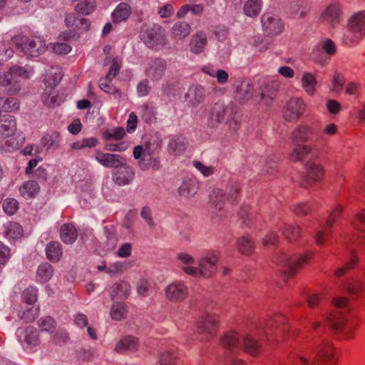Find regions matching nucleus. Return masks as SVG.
<instances>
[{
    "label": "nucleus",
    "mask_w": 365,
    "mask_h": 365,
    "mask_svg": "<svg viewBox=\"0 0 365 365\" xmlns=\"http://www.w3.org/2000/svg\"><path fill=\"white\" fill-rule=\"evenodd\" d=\"M131 13V7L126 3L119 4L112 13L114 23H120L126 21Z\"/></svg>",
    "instance_id": "nucleus-39"
},
{
    "label": "nucleus",
    "mask_w": 365,
    "mask_h": 365,
    "mask_svg": "<svg viewBox=\"0 0 365 365\" xmlns=\"http://www.w3.org/2000/svg\"><path fill=\"white\" fill-rule=\"evenodd\" d=\"M241 341L242 335L235 330L225 332L220 339L222 346L230 351L240 349Z\"/></svg>",
    "instance_id": "nucleus-24"
},
{
    "label": "nucleus",
    "mask_w": 365,
    "mask_h": 365,
    "mask_svg": "<svg viewBox=\"0 0 365 365\" xmlns=\"http://www.w3.org/2000/svg\"><path fill=\"white\" fill-rule=\"evenodd\" d=\"M4 233L8 238L18 239L23 235V229L19 223L9 222L4 225Z\"/></svg>",
    "instance_id": "nucleus-43"
},
{
    "label": "nucleus",
    "mask_w": 365,
    "mask_h": 365,
    "mask_svg": "<svg viewBox=\"0 0 365 365\" xmlns=\"http://www.w3.org/2000/svg\"><path fill=\"white\" fill-rule=\"evenodd\" d=\"M343 208L340 205H338L334 210L330 213L327 220V227L322 228L315 235V240L318 245H322L328 235L327 227H331L334 225V222L341 216Z\"/></svg>",
    "instance_id": "nucleus-21"
},
{
    "label": "nucleus",
    "mask_w": 365,
    "mask_h": 365,
    "mask_svg": "<svg viewBox=\"0 0 365 365\" xmlns=\"http://www.w3.org/2000/svg\"><path fill=\"white\" fill-rule=\"evenodd\" d=\"M40 187L37 182L29 180L25 182L19 188L20 193L24 198H31L38 193Z\"/></svg>",
    "instance_id": "nucleus-41"
},
{
    "label": "nucleus",
    "mask_w": 365,
    "mask_h": 365,
    "mask_svg": "<svg viewBox=\"0 0 365 365\" xmlns=\"http://www.w3.org/2000/svg\"><path fill=\"white\" fill-rule=\"evenodd\" d=\"M271 45L272 42L265 40L262 36H257L254 38L253 46L261 52L268 50Z\"/></svg>",
    "instance_id": "nucleus-64"
},
{
    "label": "nucleus",
    "mask_w": 365,
    "mask_h": 365,
    "mask_svg": "<svg viewBox=\"0 0 365 365\" xmlns=\"http://www.w3.org/2000/svg\"><path fill=\"white\" fill-rule=\"evenodd\" d=\"M186 146V142L185 138L182 136L176 137L170 140L168 150L170 154L177 155L182 153Z\"/></svg>",
    "instance_id": "nucleus-44"
},
{
    "label": "nucleus",
    "mask_w": 365,
    "mask_h": 365,
    "mask_svg": "<svg viewBox=\"0 0 365 365\" xmlns=\"http://www.w3.org/2000/svg\"><path fill=\"white\" fill-rule=\"evenodd\" d=\"M60 238L66 245H72L78 237V231L71 223L62 225L59 230Z\"/></svg>",
    "instance_id": "nucleus-31"
},
{
    "label": "nucleus",
    "mask_w": 365,
    "mask_h": 365,
    "mask_svg": "<svg viewBox=\"0 0 365 365\" xmlns=\"http://www.w3.org/2000/svg\"><path fill=\"white\" fill-rule=\"evenodd\" d=\"M139 342L138 338L133 336L123 337L115 345V351L118 354L133 352L138 349Z\"/></svg>",
    "instance_id": "nucleus-25"
},
{
    "label": "nucleus",
    "mask_w": 365,
    "mask_h": 365,
    "mask_svg": "<svg viewBox=\"0 0 365 365\" xmlns=\"http://www.w3.org/2000/svg\"><path fill=\"white\" fill-rule=\"evenodd\" d=\"M96 9V2L95 0H84L78 3L75 10L81 14L89 15Z\"/></svg>",
    "instance_id": "nucleus-49"
},
{
    "label": "nucleus",
    "mask_w": 365,
    "mask_h": 365,
    "mask_svg": "<svg viewBox=\"0 0 365 365\" xmlns=\"http://www.w3.org/2000/svg\"><path fill=\"white\" fill-rule=\"evenodd\" d=\"M53 274V269L48 262L41 264L37 270V276L42 282H48Z\"/></svg>",
    "instance_id": "nucleus-50"
},
{
    "label": "nucleus",
    "mask_w": 365,
    "mask_h": 365,
    "mask_svg": "<svg viewBox=\"0 0 365 365\" xmlns=\"http://www.w3.org/2000/svg\"><path fill=\"white\" fill-rule=\"evenodd\" d=\"M62 75L60 72L50 71L43 79V82L46 86L51 88L49 91H46L42 96L43 103L49 107L58 106L61 101L58 100V95L55 91L53 90L61 80Z\"/></svg>",
    "instance_id": "nucleus-10"
},
{
    "label": "nucleus",
    "mask_w": 365,
    "mask_h": 365,
    "mask_svg": "<svg viewBox=\"0 0 365 365\" xmlns=\"http://www.w3.org/2000/svg\"><path fill=\"white\" fill-rule=\"evenodd\" d=\"M188 294L187 287L182 282L176 281L166 287L165 295L171 302H182Z\"/></svg>",
    "instance_id": "nucleus-18"
},
{
    "label": "nucleus",
    "mask_w": 365,
    "mask_h": 365,
    "mask_svg": "<svg viewBox=\"0 0 365 365\" xmlns=\"http://www.w3.org/2000/svg\"><path fill=\"white\" fill-rule=\"evenodd\" d=\"M333 304L336 309L327 317V324L334 331L341 332L344 338L352 339L358 327L357 316H346V312L350 311V306L346 297H336L333 299Z\"/></svg>",
    "instance_id": "nucleus-1"
},
{
    "label": "nucleus",
    "mask_w": 365,
    "mask_h": 365,
    "mask_svg": "<svg viewBox=\"0 0 365 365\" xmlns=\"http://www.w3.org/2000/svg\"><path fill=\"white\" fill-rule=\"evenodd\" d=\"M317 81L316 75L310 72H304L301 79L302 88L310 96L315 94Z\"/></svg>",
    "instance_id": "nucleus-33"
},
{
    "label": "nucleus",
    "mask_w": 365,
    "mask_h": 365,
    "mask_svg": "<svg viewBox=\"0 0 365 365\" xmlns=\"http://www.w3.org/2000/svg\"><path fill=\"white\" fill-rule=\"evenodd\" d=\"M225 195L220 189H215L210 194V203L215 209L221 211L225 205Z\"/></svg>",
    "instance_id": "nucleus-45"
},
{
    "label": "nucleus",
    "mask_w": 365,
    "mask_h": 365,
    "mask_svg": "<svg viewBox=\"0 0 365 365\" xmlns=\"http://www.w3.org/2000/svg\"><path fill=\"white\" fill-rule=\"evenodd\" d=\"M227 108L224 103L217 102L207 113V125L214 128L218 127L225 120Z\"/></svg>",
    "instance_id": "nucleus-17"
},
{
    "label": "nucleus",
    "mask_w": 365,
    "mask_h": 365,
    "mask_svg": "<svg viewBox=\"0 0 365 365\" xmlns=\"http://www.w3.org/2000/svg\"><path fill=\"white\" fill-rule=\"evenodd\" d=\"M240 348L253 356H256L261 351L260 343L249 332H245L242 335Z\"/></svg>",
    "instance_id": "nucleus-23"
},
{
    "label": "nucleus",
    "mask_w": 365,
    "mask_h": 365,
    "mask_svg": "<svg viewBox=\"0 0 365 365\" xmlns=\"http://www.w3.org/2000/svg\"><path fill=\"white\" fill-rule=\"evenodd\" d=\"M113 79V78H108L107 76H106L104 78H101L99 81V86L101 90L108 93H118L119 96H120V93L119 91L111 83Z\"/></svg>",
    "instance_id": "nucleus-59"
},
{
    "label": "nucleus",
    "mask_w": 365,
    "mask_h": 365,
    "mask_svg": "<svg viewBox=\"0 0 365 365\" xmlns=\"http://www.w3.org/2000/svg\"><path fill=\"white\" fill-rule=\"evenodd\" d=\"M262 0H247L243 6V13L251 18L257 17L261 12Z\"/></svg>",
    "instance_id": "nucleus-37"
},
{
    "label": "nucleus",
    "mask_w": 365,
    "mask_h": 365,
    "mask_svg": "<svg viewBox=\"0 0 365 365\" xmlns=\"http://www.w3.org/2000/svg\"><path fill=\"white\" fill-rule=\"evenodd\" d=\"M178 353L175 351H165L161 354L158 364L159 365H173L176 363Z\"/></svg>",
    "instance_id": "nucleus-60"
},
{
    "label": "nucleus",
    "mask_w": 365,
    "mask_h": 365,
    "mask_svg": "<svg viewBox=\"0 0 365 365\" xmlns=\"http://www.w3.org/2000/svg\"><path fill=\"white\" fill-rule=\"evenodd\" d=\"M219 324L218 315L207 313L200 319L197 323V331L203 335V339L210 340L217 334Z\"/></svg>",
    "instance_id": "nucleus-12"
},
{
    "label": "nucleus",
    "mask_w": 365,
    "mask_h": 365,
    "mask_svg": "<svg viewBox=\"0 0 365 365\" xmlns=\"http://www.w3.org/2000/svg\"><path fill=\"white\" fill-rule=\"evenodd\" d=\"M262 29L265 36H277L282 33L284 25L281 18L272 13L265 12L261 18Z\"/></svg>",
    "instance_id": "nucleus-11"
},
{
    "label": "nucleus",
    "mask_w": 365,
    "mask_h": 365,
    "mask_svg": "<svg viewBox=\"0 0 365 365\" xmlns=\"http://www.w3.org/2000/svg\"><path fill=\"white\" fill-rule=\"evenodd\" d=\"M312 258V252L297 254L293 256H288L283 254L279 259V262L285 267L284 277L289 279L294 277L299 269L307 264Z\"/></svg>",
    "instance_id": "nucleus-7"
},
{
    "label": "nucleus",
    "mask_w": 365,
    "mask_h": 365,
    "mask_svg": "<svg viewBox=\"0 0 365 365\" xmlns=\"http://www.w3.org/2000/svg\"><path fill=\"white\" fill-rule=\"evenodd\" d=\"M38 324L42 331L52 333L55 331L56 324L55 320L51 317H41L38 321Z\"/></svg>",
    "instance_id": "nucleus-55"
},
{
    "label": "nucleus",
    "mask_w": 365,
    "mask_h": 365,
    "mask_svg": "<svg viewBox=\"0 0 365 365\" xmlns=\"http://www.w3.org/2000/svg\"><path fill=\"white\" fill-rule=\"evenodd\" d=\"M130 286L126 281L116 282L112 287L113 295L120 298H125L129 295Z\"/></svg>",
    "instance_id": "nucleus-47"
},
{
    "label": "nucleus",
    "mask_w": 365,
    "mask_h": 365,
    "mask_svg": "<svg viewBox=\"0 0 365 365\" xmlns=\"http://www.w3.org/2000/svg\"><path fill=\"white\" fill-rule=\"evenodd\" d=\"M312 147L309 145L305 143L295 144V147L290 153V158L294 162H302L312 153Z\"/></svg>",
    "instance_id": "nucleus-36"
},
{
    "label": "nucleus",
    "mask_w": 365,
    "mask_h": 365,
    "mask_svg": "<svg viewBox=\"0 0 365 365\" xmlns=\"http://www.w3.org/2000/svg\"><path fill=\"white\" fill-rule=\"evenodd\" d=\"M146 158H147L144 157L139 160V165L143 170H148L150 168L154 170H157L160 168V163L158 158L150 157L148 163H145V161L147 160Z\"/></svg>",
    "instance_id": "nucleus-61"
},
{
    "label": "nucleus",
    "mask_w": 365,
    "mask_h": 365,
    "mask_svg": "<svg viewBox=\"0 0 365 365\" xmlns=\"http://www.w3.org/2000/svg\"><path fill=\"white\" fill-rule=\"evenodd\" d=\"M335 348L330 341H324L318 345L314 362H323L335 359Z\"/></svg>",
    "instance_id": "nucleus-22"
},
{
    "label": "nucleus",
    "mask_w": 365,
    "mask_h": 365,
    "mask_svg": "<svg viewBox=\"0 0 365 365\" xmlns=\"http://www.w3.org/2000/svg\"><path fill=\"white\" fill-rule=\"evenodd\" d=\"M141 118L147 123L153 122L155 119V108L152 104L145 103L141 106Z\"/></svg>",
    "instance_id": "nucleus-52"
},
{
    "label": "nucleus",
    "mask_w": 365,
    "mask_h": 365,
    "mask_svg": "<svg viewBox=\"0 0 365 365\" xmlns=\"http://www.w3.org/2000/svg\"><path fill=\"white\" fill-rule=\"evenodd\" d=\"M242 186L239 182L230 181L227 185V200L232 202H235L240 195Z\"/></svg>",
    "instance_id": "nucleus-53"
},
{
    "label": "nucleus",
    "mask_w": 365,
    "mask_h": 365,
    "mask_svg": "<svg viewBox=\"0 0 365 365\" xmlns=\"http://www.w3.org/2000/svg\"><path fill=\"white\" fill-rule=\"evenodd\" d=\"M186 97L192 106H197L204 101L206 97V91L201 85H194L188 90Z\"/></svg>",
    "instance_id": "nucleus-28"
},
{
    "label": "nucleus",
    "mask_w": 365,
    "mask_h": 365,
    "mask_svg": "<svg viewBox=\"0 0 365 365\" xmlns=\"http://www.w3.org/2000/svg\"><path fill=\"white\" fill-rule=\"evenodd\" d=\"M320 130L319 122L302 123L297 126L291 133V139L294 144L306 143Z\"/></svg>",
    "instance_id": "nucleus-8"
},
{
    "label": "nucleus",
    "mask_w": 365,
    "mask_h": 365,
    "mask_svg": "<svg viewBox=\"0 0 365 365\" xmlns=\"http://www.w3.org/2000/svg\"><path fill=\"white\" fill-rule=\"evenodd\" d=\"M306 175L301 180V185L304 187H310L322 180L324 175V167L314 161L306 163Z\"/></svg>",
    "instance_id": "nucleus-15"
},
{
    "label": "nucleus",
    "mask_w": 365,
    "mask_h": 365,
    "mask_svg": "<svg viewBox=\"0 0 365 365\" xmlns=\"http://www.w3.org/2000/svg\"><path fill=\"white\" fill-rule=\"evenodd\" d=\"M286 322L287 319L283 314H274L268 319L260 323L259 330L256 331L255 334L260 336L261 332H262L267 341H272V336H274L279 342V338L288 330Z\"/></svg>",
    "instance_id": "nucleus-3"
},
{
    "label": "nucleus",
    "mask_w": 365,
    "mask_h": 365,
    "mask_svg": "<svg viewBox=\"0 0 365 365\" xmlns=\"http://www.w3.org/2000/svg\"><path fill=\"white\" fill-rule=\"evenodd\" d=\"M95 159L102 165L107 168H118L125 165V159L120 155L103 153L96 150Z\"/></svg>",
    "instance_id": "nucleus-19"
},
{
    "label": "nucleus",
    "mask_w": 365,
    "mask_h": 365,
    "mask_svg": "<svg viewBox=\"0 0 365 365\" xmlns=\"http://www.w3.org/2000/svg\"><path fill=\"white\" fill-rule=\"evenodd\" d=\"M307 105L301 98H292L284 106L282 113L283 119L289 123H295L302 117Z\"/></svg>",
    "instance_id": "nucleus-9"
},
{
    "label": "nucleus",
    "mask_w": 365,
    "mask_h": 365,
    "mask_svg": "<svg viewBox=\"0 0 365 365\" xmlns=\"http://www.w3.org/2000/svg\"><path fill=\"white\" fill-rule=\"evenodd\" d=\"M140 39L150 48L158 49L167 43L165 30L160 25L143 27L140 32Z\"/></svg>",
    "instance_id": "nucleus-6"
},
{
    "label": "nucleus",
    "mask_w": 365,
    "mask_h": 365,
    "mask_svg": "<svg viewBox=\"0 0 365 365\" xmlns=\"http://www.w3.org/2000/svg\"><path fill=\"white\" fill-rule=\"evenodd\" d=\"M2 100L0 99V106L2 111L14 112L19 110V102L17 98L14 97L7 98L1 104Z\"/></svg>",
    "instance_id": "nucleus-57"
},
{
    "label": "nucleus",
    "mask_w": 365,
    "mask_h": 365,
    "mask_svg": "<svg viewBox=\"0 0 365 365\" xmlns=\"http://www.w3.org/2000/svg\"><path fill=\"white\" fill-rule=\"evenodd\" d=\"M197 191V185L195 180H186L179 187V193L184 197H189L194 195Z\"/></svg>",
    "instance_id": "nucleus-46"
},
{
    "label": "nucleus",
    "mask_w": 365,
    "mask_h": 365,
    "mask_svg": "<svg viewBox=\"0 0 365 365\" xmlns=\"http://www.w3.org/2000/svg\"><path fill=\"white\" fill-rule=\"evenodd\" d=\"M166 61L163 58H155L146 69L147 75L153 80L161 78L165 71Z\"/></svg>",
    "instance_id": "nucleus-30"
},
{
    "label": "nucleus",
    "mask_w": 365,
    "mask_h": 365,
    "mask_svg": "<svg viewBox=\"0 0 365 365\" xmlns=\"http://www.w3.org/2000/svg\"><path fill=\"white\" fill-rule=\"evenodd\" d=\"M254 242L248 236H243L237 240V248L239 252L243 255H250L254 250Z\"/></svg>",
    "instance_id": "nucleus-48"
},
{
    "label": "nucleus",
    "mask_w": 365,
    "mask_h": 365,
    "mask_svg": "<svg viewBox=\"0 0 365 365\" xmlns=\"http://www.w3.org/2000/svg\"><path fill=\"white\" fill-rule=\"evenodd\" d=\"M30 71L24 67L13 66L7 71L0 73V85L5 87L10 94H15L20 90V83L28 79Z\"/></svg>",
    "instance_id": "nucleus-4"
},
{
    "label": "nucleus",
    "mask_w": 365,
    "mask_h": 365,
    "mask_svg": "<svg viewBox=\"0 0 365 365\" xmlns=\"http://www.w3.org/2000/svg\"><path fill=\"white\" fill-rule=\"evenodd\" d=\"M24 302L26 304H32L37 300V289L35 287H29L22 293Z\"/></svg>",
    "instance_id": "nucleus-62"
},
{
    "label": "nucleus",
    "mask_w": 365,
    "mask_h": 365,
    "mask_svg": "<svg viewBox=\"0 0 365 365\" xmlns=\"http://www.w3.org/2000/svg\"><path fill=\"white\" fill-rule=\"evenodd\" d=\"M127 314L126 306L124 303L116 302L113 304L110 309L111 318L115 321L123 319Z\"/></svg>",
    "instance_id": "nucleus-51"
},
{
    "label": "nucleus",
    "mask_w": 365,
    "mask_h": 365,
    "mask_svg": "<svg viewBox=\"0 0 365 365\" xmlns=\"http://www.w3.org/2000/svg\"><path fill=\"white\" fill-rule=\"evenodd\" d=\"M17 45L22 52L31 56H37L46 51L45 42L40 37L32 38L21 37L17 42Z\"/></svg>",
    "instance_id": "nucleus-14"
},
{
    "label": "nucleus",
    "mask_w": 365,
    "mask_h": 365,
    "mask_svg": "<svg viewBox=\"0 0 365 365\" xmlns=\"http://www.w3.org/2000/svg\"><path fill=\"white\" fill-rule=\"evenodd\" d=\"M207 45V37L205 31H197L192 36L190 47L192 53L196 54L202 53Z\"/></svg>",
    "instance_id": "nucleus-27"
},
{
    "label": "nucleus",
    "mask_w": 365,
    "mask_h": 365,
    "mask_svg": "<svg viewBox=\"0 0 365 365\" xmlns=\"http://www.w3.org/2000/svg\"><path fill=\"white\" fill-rule=\"evenodd\" d=\"M343 287L350 297L354 299L361 297L364 292L362 282L354 279L346 281Z\"/></svg>",
    "instance_id": "nucleus-34"
},
{
    "label": "nucleus",
    "mask_w": 365,
    "mask_h": 365,
    "mask_svg": "<svg viewBox=\"0 0 365 365\" xmlns=\"http://www.w3.org/2000/svg\"><path fill=\"white\" fill-rule=\"evenodd\" d=\"M134 177L133 169L128 166H123L118 170L115 181L119 185L129 184Z\"/></svg>",
    "instance_id": "nucleus-42"
},
{
    "label": "nucleus",
    "mask_w": 365,
    "mask_h": 365,
    "mask_svg": "<svg viewBox=\"0 0 365 365\" xmlns=\"http://www.w3.org/2000/svg\"><path fill=\"white\" fill-rule=\"evenodd\" d=\"M283 235L289 241L297 240L301 232V228L297 225H286L283 230Z\"/></svg>",
    "instance_id": "nucleus-56"
},
{
    "label": "nucleus",
    "mask_w": 365,
    "mask_h": 365,
    "mask_svg": "<svg viewBox=\"0 0 365 365\" xmlns=\"http://www.w3.org/2000/svg\"><path fill=\"white\" fill-rule=\"evenodd\" d=\"M46 254L47 259L52 262H58L62 255V246L58 242H50L46 247Z\"/></svg>",
    "instance_id": "nucleus-35"
},
{
    "label": "nucleus",
    "mask_w": 365,
    "mask_h": 365,
    "mask_svg": "<svg viewBox=\"0 0 365 365\" xmlns=\"http://www.w3.org/2000/svg\"><path fill=\"white\" fill-rule=\"evenodd\" d=\"M353 233L350 242L356 245L365 244V208L357 212L352 222Z\"/></svg>",
    "instance_id": "nucleus-16"
},
{
    "label": "nucleus",
    "mask_w": 365,
    "mask_h": 365,
    "mask_svg": "<svg viewBox=\"0 0 365 365\" xmlns=\"http://www.w3.org/2000/svg\"><path fill=\"white\" fill-rule=\"evenodd\" d=\"M278 91V84L274 82L263 83L259 88V93L256 96L258 101L269 106L272 103Z\"/></svg>",
    "instance_id": "nucleus-20"
},
{
    "label": "nucleus",
    "mask_w": 365,
    "mask_h": 365,
    "mask_svg": "<svg viewBox=\"0 0 365 365\" xmlns=\"http://www.w3.org/2000/svg\"><path fill=\"white\" fill-rule=\"evenodd\" d=\"M125 130L121 127L109 129L103 133V137L106 140H120L125 136Z\"/></svg>",
    "instance_id": "nucleus-54"
},
{
    "label": "nucleus",
    "mask_w": 365,
    "mask_h": 365,
    "mask_svg": "<svg viewBox=\"0 0 365 365\" xmlns=\"http://www.w3.org/2000/svg\"><path fill=\"white\" fill-rule=\"evenodd\" d=\"M61 140L60 133L57 131H53L51 133L43 135L41 138V143L43 147H47L48 149L52 148L56 150L60 147Z\"/></svg>",
    "instance_id": "nucleus-40"
},
{
    "label": "nucleus",
    "mask_w": 365,
    "mask_h": 365,
    "mask_svg": "<svg viewBox=\"0 0 365 365\" xmlns=\"http://www.w3.org/2000/svg\"><path fill=\"white\" fill-rule=\"evenodd\" d=\"M3 208L8 215H14L19 209V203L14 198H7L3 203Z\"/></svg>",
    "instance_id": "nucleus-63"
},
{
    "label": "nucleus",
    "mask_w": 365,
    "mask_h": 365,
    "mask_svg": "<svg viewBox=\"0 0 365 365\" xmlns=\"http://www.w3.org/2000/svg\"><path fill=\"white\" fill-rule=\"evenodd\" d=\"M162 147V140L157 135L151 136L145 143L144 157H151L158 153Z\"/></svg>",
    "instance_id": "nucleus-38"
},
{
    "label": "nucleus",
    "mask_w": 365,
    "mask_h": 365,
    "mask_svg": "<svg viewBox=\"0 0 365 365\" xmlns=\"http://www.w3.org/2000/svg\"><path fill=\"white\" fill-rule=\"evenodd\" d=\"M220 254L217 251L207 252L200 260L198 267L185 266L182 267L185 273L193 276L210 277L217 271Z\"/></svg>",
    "instance_id": "nucleus-5"
},
{
    "label": "nucleus",
    "mask_w": 365,
    "mask_h": 365,
    "mask_svg": "<svg viewBox=\"0 0 365 365\" xmlns=\"http://www.w3.org/2000/svg\"><path fill=\"white\" fill-rule=\"evenodd\" d=\"M254 93V86L250 80L242 81L236 90V98L241 103H245L249 101Z\"/></svg>",
    "instance_id": "nucleus-29"
},
{
    "label": "nucleus",
    "mask_w": 365,
    "mask_h": 365,
    "mask_svg": "<svg viewBox=\"0 0 365 365\" xmlns=\"http://www.w3.org/2000/svg\"><path fill=\"white\" fill-rule=\"evenodd\" d=\"M365 36V11L354 13L347 20L346 31L342 43L351 46L359 43Z\"/></svg>",
    "instance_id": "nucleus-2"
},
{
    "label": "nucleus",
    "mask_w": 365,
    "mask_h": 365,
    "mask_svg": "<svg viewBox=\"0 0 365 365\" xmlns=\"http://www.w3.org/2000/svg\"><path fill=\"white\" fill-rule=\"evenodd\" d=\"M16 123L14 116L4 115L0 118V138L5 139L14 135Z\"/></svg>",
    "instance_id": "nucleus-26"
},
{
    "label": "nucleus",
    "mask_w": 365,
    "mask_h": 365,
    "mask_svg": "<svg viewBox=\"0 0 365 365\" xmlns=\"http://www.w3.org/2000/svg\"><path fill=\"white\" fill-rule=\"evenodd\" d=\"M24 341L31 346H36L39 341L38 331L34 327H28L24 331Z\"/></svg>",
    "instance_id": "nucleus-58"
},
{
    "label": "nucleus",
    "mask_w": 365,
    "mask_h": 365,
    "mask_svg": "<svg viewBox=\"0 0 365 365\" xmlns=\"http://www.w3.org/2000/svg\"><path fill=\"white\" fill-rule=\"evenodd\" d=\"M342 15L343 11L341 4L337 1H334L324 9L319 16V21L335 28L341 23Z\"/></svg>",
    "instance_id": "nucleus-13"
},
{
    "label": "nucleus",
    "mask_w": 365,
    "mask_h": 365,
    "mask_svg": "<svg viewBox=\"0 0 365 365\" xmlns=\"http://www.w3.org/2000/svg\"><path fill=\"white\" fill-rule=\"evenodd\" d=\"M190 25L185 21L176 22L170 30V36L175 41L185 38L190 34Z\"/></svg>",
    "instance_id": "nucleus-32"
}]
</instances>
